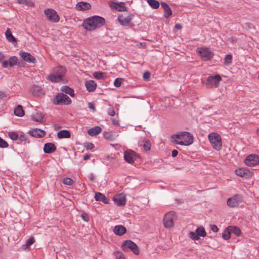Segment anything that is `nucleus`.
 <instances>
[{
  "label": "nucleus",
  "instance_id": "nucleus-61",
  "mask_svg": "<svg viewBox=\"0 0 259 259\" xmlns=\"http://www.w3.org/2000/svg\"><path fill=\"white\" fill-rule=\"evenodd\" d=\"M175 28L177 29H181L182 28V26L180 24H177L175 25Z\"/></svg>",
  "mask_w": 259,
  "mask_h": 259
},
{
  "label": "nucleus",
  "instance_id": "nucleus-34",
  "mask_svg": "<svg viewBox=\"0 0 259 259\" xmlns=\"http://www.w3.org/2000/svg\"><path fill=\"white\" fill-rule=\"evenodd\" d=\"M231 230L229 229V226L227 228H226L223 234H222V237L225 240H228L230 238V237H231Z\"/></svg>",
  "mask_w": 259,
  "mask_h": 259
},
{
  "label": "nucleus",
  "instance_id": "nucleus-13",
  "mask_svg": "<svg viewBox=\"0 0 259 259\" xmlns=\"http://www.w3.org/2000/svg\"><path fill=\"white\" fill-rule=\"evenodd\" d=\"M123 250L126 248H130L136 255H138L140 251L137 245L131 240H126L123 242L122 245Z\"/></svg>",
  "mask_w": 259,
  "mask_h": 259
},
{
  "label": "nucleus",
  "instance_id": "nucleus-42",
  "mask_svg": "<svg viewBox=\"0 0 259 259\" xmlns=\"http://www.w3.org/2000/svg\"><path fill=\"white\" fill-rule=\"evenodd\" d=\"M114 255L116 257V259H125L124 254L120 251H115Z\"/></svg>",
  "mask_w": 259,
  "mask_h": 259
},
{
  "label": "nucleus",
  "instance_id": "nucleus-24",
  "mask_svg": "<svg viewBox=\"0 0 259 259\" xmlns=\"http://www.w3.org/2000/svg\"><path fill=\"white\" fill-rule=\"evenodd\" d=\"M56 150V147L52 143H48L45 145L44 148V152L46 153H52Z\"/></svg>",
  "mask_w": 259,
  "mask_h": 259
},
{
  "label": "nucleus",
  "instance_id": "nucleus-28",
  "mask_svg": "<svg viewBox=\"0 0 259 259\" xmlns=\"http://www.w3.org/2000/svg\"><path fill=\"white\" fill-rule=\"evenodd\" d=\"M32 119L36 122H43L45 121L44 116L41 113L37 112L32 114Z\"/></svg>",
  "mask_w": 259,
  "mask_h": 259
},
{
  "label": "nucleus",
  "instance_id": "nucleus-21",
  "mask_svg": "<svg viewBox=\"0 0 259 259\" xmlns=\"http://www.w3.org/2000/svg\"><path fill=\"white\" fill-rule=\"evenodd\" d=\"M161 7L164 10V17L166 18H168L172 15V11L169 6L165 3H161Z\"/></svg>",
  "mask_w": 259,
  "mask_h": 259
},
{
  "label": "nucleus",
  "instance_id": "nucleus-35",
  "mask_svg": "<svg viewBox=\"0 0 259 259\" xmlns=\"http://www.w3.org/2000/svg\"><path fill=\"white\" fill-rule=\"evenodd\" d=\"M147 3L153 9H157L159 7V3L156 0H147Z\"/></svg>",
  "mask_w": 259,
  "mask_h": 259
},
{
  "label": "nucleus",
  "instance_id": "nucleus-8",
  "mask_svg": "<svg viewBox=\"0 0 259 259\" xmlns=\"http://www.w3.org/2000/svg\"><path fill=\"white\" fill-rule=\"evenodd\" d=\"M207 233L204 228L202 226H199L195 230V232H190L188 236L194 241H197L199 239V237H205L206 236Z\"/></svg>",
  "mask_w": 259,
  "mask_h": 259
},
{
  "label": "nucleus",
  "instance_id": "nucleus-44",
  "mask_svg": "<svg viewBox=\"0 0 259 259\" xmlns=\"http://www.w3.org/2000/svg\"><path fill=\"white\" fill-rule=\"evenodd\" d=\"M144 148L146 151H148L151 148V143L149 141H146L144 144Z\"/></svg>",
  "mask_w": 259,
  "mask_h": 259
},
{
  "label": "nucleus",
  "instance_id": "nucleus-48",
  "mask_svg": "<svg viewBox=\"0 0 259 259\" xmlns=\"http://www.w3.org/2000/svg\"><path fill=\"white\" fill-rule=\"evenodd\" d=\"M85 147L87 149L92 150L94 148V145L93 143H88L85 144Z\"/></svg>",
  "mask_w": 259,
  "mask_h": 259
},
{
  "label": "nucleus",
  "instance_id": "nucleus-30",
  "mask_svg": "<svg viewBox=\"0 0 259 259\" xmlns=\"http://www.w3.org/2000/svg\"><path fill=\"white\" fill-rule=\"evenodd\" d=\"M71 136L70 132L67 130H62L57 133V137L59 139L69 138Z\"/></svg>",
  "mask_w": 259,
  "mask_h": 259
},
{
  "label": "nucleus",
  "instance_id": "nucleus-57",
  "mask_svg": "<svg viewBox=\"0 0 259 259\" xmlns=\"http://www.w3.org/2000/svg\"><path fill=\"white\" fill-rule=\"evenodd\" d=\"M90 157H91L90 155L87 154V155L84 156L83 160H87L89 159L90 158Z\"/></svg>",
  "mask_w": 259,
  "mask_h": 259
},
{
  "label": "nucleus",
  "instance_id": "nucleus-19",
  "mask_svg": "<svg viewBox=\"0 0 259 259\" xmlns=\"http://www.w3.org/2000/svg\"><path fill=\"white\" fill-rule=\"evenodd\" d=\"M91 8V5L87 2H81L77 3L75 6V9L79 11H83L90 10Z\"/></svg>",
  "mask_w": 259,
  "mask_h": 259
},
{
  "label": "nucleus",
  "instance_id": "nucleus-14",
  "mask_svg": "<svg viewBox=\"0 0 259 259\" xmlns=\"http://www.w3.org/2000/svg\"><path fill=\"white\" fill-rule=\"evenodd\" d=\"M235 172L238 176L248 179L253 176V172L247 169L244 168H239L235 170Z\"/></svg>",
  "mask_w": 259,
  "mask_h": 259
},
{
  "label": "nucleus",
  "instance_id": "nucleus-41",
  "mask_svg": "<svg viewBox=\"0 0 259 259\" xmlns=\"http://www.w3.org/2000/svg\"><path fill=\"white\" fill-rule=\"evenodd\" d=\"M9 136L13 140H16L19 137L18 134L16 132H10L9 133Z\"/></svg>",
  "mask_w": 259,
  "mask_h": 259
},
{
  "label": "nucleus",
  "instance_id": "nucleus-54",
  "mask_svg": "<svg viewBox=\"0 0 259 259\" xmlns=\"http://www.w3.org/2000/svg\"><path fill=\"white\" fill-rule=\"evenodd\" d=\"M88 107L94 111L96 110L94 105L91 102L88 103Z\"/></svg>",
  "mask_w": 259,
  "mask_h": 259
},
{
  "label": "nucleus",
  "instance_id": "nucleus-59",
  "mask_svg": "<svg viewBox=\"0 0 259 259\" xmlns=\"http://www.w3.org/2000/svg\"><path fill=\"white\" fill-rule=\"evenodd\" d=\"M149 76H150V74L147 72V73H144L143 77H144V79H147L149 78Z\"/></svg>",
  "mask_w": 259,
  "mask_h": 259
},
{
  "label": "nucleus",
  "instance_id": "nucleus-15",
  "mask_svg": "<svg viewBox=\"0 0 259 259\" xmlns=\"http://www.w3.org/2000/svg\"><path fill=\"white\" fill-rule=\"evenodd\" d=\"M242 202V198L239 195H235L227 200V204L231 207L237 206Z\"/></svg>",
  "mask_w": 259,
  "mask_h": 259
},
{
  "label": "nucleus",
  "instance_id": "nucleus-5",
  "mask_svg": "<svg viewBox=\"0 0 259 259\" xmlns=\"http://www.w3.org/2000/svg\"><path fill=\"white\" fill-rule=\"evenodd\" d=\"M196 52L200 55L202 60L205 61L210 60L214 56V54L210 49L206 47L198 48Z\"/></svg>",
  "mask_w": 259,
  "mask_h": 259
},
{
  "label": "nucleus",
  "instance_id": "nucleus-63",
  "mask_svg": "<svg viewBox=\"0 0 259 259\" xmlns=\"http://www.w3.org/2000/svg\"><path fill=\"white\" fill-rule=\"evenodd\" d=\"M256 134H257V136H259V127L257 128V130L256 131Z\"/></svg>",
  "mask_w": 259,
  "mask_h": 259
},
{
  "label": "nucleus",
  "instance_id": "nucleus-60",
  "mask_svg": "<svg viewBox=\"0 0 259 259\" xmlns=\"http://www.w3.org/2000/svg\"><path fill=\"white\" fill-rule=\"evenodd\" d=\"M5 58V56L4 55V54L2 53V52H0V62L2 61Z\"/></svg>",
  "mask_w": 259,
  "mask_h": 259
},
{
  "label": "nucleus",
  "instance_id": "nucleus-27",
  "mask_svg": "<svg viewBox=\"0 0 259 259\" xmlns=\"http://www.w3.org/2000/svg\"><path fill=\"white\" fill-rule=\"evenodd\" d=\"M32 94L35 96L39 97L44 95V93L41 87L37 85H34L32 89Z\"/></svg>",
  "mask_w": 259,
  "mask_h": 259
},
{
  "label": "nucleus",
  "instance_id": "nucleus-37",
  "mask_svg": "<svg viewBox=\"0 0 259 259\" xmlns=\"http://www.w3.org/2000/svg\"><path fill=\"white\" fill-rule=\"evenodd\" d=\"M109 5L112 9L118 11L119 6L120 5H123V3H117L114 2H110Z\"/></svg>",
  "mask_w": 259,
  "mask_h": 259
},
{
  "label": "nucleus",
  "instance_id": "nucleus-46",
  "mask_svg": "<svg viewBox=\"0 0 259 259\" xmlns=\"http://www.w3.org/2000/svg\"><path fill=\"white\" fill-rule=\"evenodd\" d=\"M35 241V239L34 237H32L29 238L26 241V246L27 247H29V246L31 245Z\"/></svg>",
  "mask_w": 259,
  "mask_h": 259
},
{
  "label": "nucleus",
  "instance_id": "nucleus-62",
  "mask_svg": "<svg viewBox=\"0 0 259 259\" xmlns=\"http://www.w3.org/2000/svg\"><path fill=\"white\" fill-rule=\"evenodd\" d=\"M26 0H18V2L19 4L25 5Z\"/></svg>",
  "mask_w": 259,
  "mask_h": 259
},
{
  "label": "nucleus",
  "instance_id": "nucleus-47",
  "mask_svg": "<svg viewBox=\"0 0 259 259\" xmlns=\"http://www.w3.org/2000/svg\"><path fill=\"white\" fill-rule=\"evenodd\" d=\"M3 98H9V94L6 92L0 91V99Z\"/></svg>",
  "mask_w": 259,
  "mask_h": 259
},
{
  "label": "nucleus",
  "instance_id": "nucleus-11",
  "mask_svg": "<svg viewBox=\"0 0 259 259\" xmlns=\"http://www.w3.org/2000/svg\"><path fill=\"white\" fill-rule=\"evenodd\" d=\"M71 103L70 98L63 93L58 94L54 99V103L57 105L65 104L69 105Z\"/></svg>",
  "mask_w": 259,
  "mask_h": 259
},
{
  "label": "nucleus",
  "instance_id": "nucleus-16",
  "mask_svg": "<svg viewBox=\"0 0 259 259\" xmlns=\"http://www.w3.org/2000/svg\"><path fill=\"white\" fill-rule=\"evenodd\" d=\"M136 153L132 150H126L124 152V158L129 163H133L136 159Z\"/></svg>",
  "mask_w": 259,
  "mask_h": 259
},
{
  "label": "nucleus",
  "instance_id": "nucleus-52",
  "mask_svg": "<svg viewBox=\"0 0 259 259\" xmlns=\"http://www.w3.org/2000/svg\"><path fill=\"white\" fill-rule=\"evenodd\" d=\"M19 140L21 142L26 141L27 137L24 134H21L19 137Z\"/></svg>",
  "mask_w": 259,
  "mask_h": 259
},
{
  "label": "nucleus",
  "instance_id": "nucleus-23",
  "mask_svg": "<svg viewBox=\"0 0 259 259\" xmlns=\"http://www.w3.org/2000/svg\"><path fill=\"white\" fill-rule=\"evenodd\" d=\"M113 232L117 235L122 236L126 232V229L122 225H117L114 227Z\"/></svg>",
  "mask_w": 259,
  "mask_h": 259
},
{
  "label": "nucleus",
  "instance_id": "nucleus-55",
  "mask_svg": "<svg viewBox=\"0 0 259 259\" xmlns=\"http://www.w3.org/2000/svg\"><path fill=\"white\" fill-rule=\"evenodd\" d=\"M108 114L110 116H114L115 114V112L113 109H109L108 110Z\"/></svg>",
  "mask_w": 259,
  "mask_h": 259
},
{
  "label": "nucleus",
  "instance_id": "nucleus-4",
  "mask_svg": "<svg viewBox=\"0 0 259 259\" xmlns=\"http://www.w3.org/2000/svg\"><path fill=\"white\" fill-rule=\"evenodd\" d=\"M208 139L211 147L217 151H220L222 148V139L219 134L212 132L208 135Z\"/></svg>",
  "mask_w": 259,
  "mask_h": 259
},
{
  "label": "nucleus",
  "instance_id": "nucleus-20",
  "mask_svg": "<svg viewBox=\"0 0 259 259\" xmlns=\"http://www.w3.org/2000/svg\"><path fill=\"white\" fill-rule=\"evenodd\" d=\"M29 134L32 137L35 138H42L46 135V132L38 128H34L30 130Z\"/></svg>",
  "mask_w": 259,
  "mask_h": 259
},
{
  "label": "nucleus",
  "instance_id": "nucleus-18",
  "mask_svg": "<svg viewBox=\"0 0 259 259\" xmlns=\"http://www.w3.org/2000/svg\"><path fill=\"white\" fill-rule=\"evenodd\" d=\"M113 200L114 203L118 206H124L126 203V198L124 195L122 194L115 196Z\"/></svg>",
  "mask_w": 259,
  "mask_h": 259
},
{
  "label": "nucleus",
  "instance_id": "nucleus-3",
  "mask_svg": "<svg viewBox=\"0 0 259 259\" xmlns=\"http://www.w3.org/2000/svg\"><path fill=\"white\" fill-rule=\"evenodd\" d=\"M66 69L62 66L53 68L52 72L48 76L49 80L52 82H58L63 80L66 73Z\"/></svg>",
  "mask_w": 259,
  "mask_h": 259
},
{
  "label": "nucleus",
  "instance_id": "nucleus-53",
  "mask_svg": "<svg viewBox=\"0 0 259 259\" xmlns=\"http://www.w3.org/2000/svg\"><path fill=\"white\" fill-rule=\"evenodd\" d=\"M2 66L3 68H7L9 66V61L6 60L2 62Z\"/></svg>",
  "mask_w": 259,
  "mask_h": 259
},
{
  "label": "nucleus",
  "instance_id": "nucleus-64",
  "mask_svg": "<svg viewBox=\"0 0 259 259\" xmlns=\"http://www.w3.org/2000/svg\"><path fill=\"white\" fill-rule=\"evenodd\" d=\"M81 217H82V218L84 221H87V220H86L85 219V217H84L83 215H81Z\"/></svg>",
  "mask_w": 259,
  "mask_h": 259
},
{
  "label": "nucleus",
  "instance_id": "nucleus-1",
  "mask_svg": "<svg viewBox=\"0 0 259 259\" xmlns=\"http://www.w3.org/2000/svg\"><path fill=\"white\" fill-rule=\"evenodd\" d=\"M105 19L98 16H94L85 19L82 23L83 27L89 31L101 28L105 24Z\"/></svg>",
  "mask_w": 259,
  "mask_h": 259
},
{
  "label": "nucleus",
  "instance_id": "nucleus-45",
  "mask_svg": "<svg viewBox=\"0 0 259 259\" xmlns=\"http://www.w3.org/2000/svg\"><path fill=\"white\" fill-rule=\"evenodd\" d=\"M8 146V143L0 137V147L7 148Z\"/></svg>",
  "mask_w": 259,
  "mask_h": 259
},
{
  "label": "nucleus",
  "instance_id": "nucleus-17",
  "mask_svg": "<svg viewBox=\"0 0 259 259\" xmlns=\"http://www.w3.org/2000/svg\"><path fill=\"white\" fill-rule=\"evenodd\" d=\"M19 55L24 61L28 63H34L36 62L35 58L29 53L21 51L19 52Z\"/></svg>",
  "mask_w": 259,
  "mask_h": 259
},
{
  "label": "nucleus",
  "instance_id": "nucleus-56",
  "mask_svg": "<svg viewBox=\"0 0 259 259\" xmlns=\"http://www.w3.org/2000/svg\"><path fill=\"white\" fill-rule=\"evenodd\" d=\"M178 154V152L176 150H173L172 151V156L175 157H176Z\"/></svg>",
  "mask_w": 259,
  "mask_h": 259
},
{
  "label": "nucleus",
  "instance_id": "nucleus-10",
  "mask_svg": "<svg viewBox=\"0 0 259 259\" xmlns=\"http://www.w3.org/2000/svg\"><path fill=\"white\" fill-rule=\"evenodd\" d=\"M176 218V213L171 211L166 213L163 218V225L165 228H170L174 226V221Z\"/></svg>",
  "mask_w": 259,
  "mask_h": 259
},
{
  "label": "nucleus",
  "instance_id": "nucleus-26",
  "mask_svg": "<svg viewBox=\"0 0 259 259\" xmlns=\"http://www.w3.org/2000/svg\"><path fill=\"white\" fill-rule=\"evenodd\" d=\"M102 131L100 126H97L89 129L88 134L91 136H96L99 135Z\"/></svg>",
  "mask_w": 259,
  "mask_h": 259
},
{
  "label": "nucleus",
  "instance_id": "nucleus-22",
  "mask_svg": "<svg viewBox=\"0 0 259 259\" xmlns=\"http://www.w3.org/2000/svg\"><path fill=\"white\" fill-rule=\"evenodd\" d=\"M85 85L87 90L90 92L94 91L97 87V83L92 80L87 81L85 83Z\"/></svg>",
  "mask_w": 259,
  "mask_h": 259
},
{
  "label": "nucleus",
  "instance_id": "nucleus-6",
  "mask_svg": "<svg viewBox=\"0 0 259 259\" xmlns=\"http://www.w3.org/2000/svg\"><path fill=\"white\" fill-rule=\"evenodd\" d=\"M133 17V15L128 13H124L119 15L118 20L121 25L132 28L134 26V24L131 22Z\"/></svg>",
  "mask_w": 259,
  "mask_h": 259
},
{
  "label": "nucleus",
  "instance_id": "nucleus-51",
  "mask_svg": "<svg viewBox=\"0 0 259 259\" xmlns=\"http://www.w3.org/2000/svg\"><path fill=\"white\" fill-rule=\"evenodd\" d=\"M25 5L29 7H33L34 6V3L30 0H26Z\"/></svg>",
  "mask_w": 259,
  "mask_h": 259
},
{
  "label": "nucleus",
  "instance_id": "nucleus-40",
  "mask_svg": "<svg viewBox=\"0 0 259 259\" xmlns=\"http://www.w3.org/2000/svg\"><path fill=\"white\" fill-rule=\"evenodd\" d=\"M232 56L231 55H227L224 60V63L226 65H230L232 62Z\"/></svg>",
  "mask_w": 259,
  "mask_h": 259
},
{
  "label": "nucleus",
  "instance_id": "nucleus-39",
  "mask_svg": "<svg viewBox=\"0 0 259 259\" xmlns=\"http://www.w3.org/2000/svg\"><path fill=\"white\" fill-rule=\"evenodd\" d=\"M105 73L100 71H97L93 73V76L96 79H102L104 78V74Z\"/></svg>",
  "mask_w": 259,
  "mask_h": 259
},
{
  "label": "nucleus",
  "instance_id": "nucleus-31",
  "mask_svg": "<svg viewBox=\"0 0 259 259\" xmlns=\"http://www.w3.org/2000/svg\"><path fill=\"white\" fill-rule=\"evenodd\" d=\"M61 91L66 94L69 95L71 97H73L74 96V90L68 86H63L61 88Z\"/></svg>",
  "mask_w": 259,
  "mask_h": 259
},
{
  "label": "nucleus",
  "instance_id": "nucleus-33",
  "mask_svg": "<svg viewBox=\"0 0 259 259\" xmlns=\"http://www.w3.org/2000/svg\"><path fill=\"white\" fill-rule=\"evenodd\" d=\"M229 229L232 233L234 234L237 236H240L241 234V231L239 228L236 226H229Z\"/></svg>",
  "mask_w": 259,
  "mask_h": 259
},
{
  "label": "nucleus",
  "instance_id": "nucleus-29",
  "mask_svg": "<svg viewBox=\"0 0 259 259\" xmlns=\"http://www.w3.org/2000/svg\"><path fill=\"white\" fill-rule=\"evenodd\" d=\"M5 35L7 40L12 43H17L16 38L12 35L9 28H8L5 32Z\"/></svg>",
  "mask_w": 259,
  "mask_h": 259
},
{
  "label": "nucleus",
  "instance_id": "nucleus-9",
  "mask_svg": "<svg viewBox=\"0 0 259 259\" xmlns=\"http://www.w3.org/2000/svg\"><path fill=\"white\" fill-rule=\"evenodd\" d=\"M44 14L48 20L53 23H57L60 20V17L54 9L48 8L44 10Z\"/></svg>",
  "mask_w": 259,
  "mask_h": 259
},
{
  "label": "nucleus",
  "instance_id": "nucleus-43",
  "mask_svg": "<svg viewBox=\"0 0 259 259\" xmlns=\"http://www.w3.org/2000/svg\"><path fill=\"white\" fill-rule=\"evenodd\" d=\"M122 79L121 78H117L114 82V85L116 87H119L122 83Z\"/></svg>",
  "mask_w": 259,
  "mask_h": 259
},
{
  "label": "nucleus",
  "instance_id": "nucleus-58",
  "mask_svg": "<svg viewBox=\"0 0 259 259\" xmlns=\"http://www.w3.org/2000/svg\"><path fill=\"white\" fill-rule=\"evenodd\" d=\"M112 123H113V124L114 125H119L118 121L117 120L115 119H113L112 120Z\"/></svg>",
  "mask_w": 259,
  "mask_h": 259
},
{
  "label": "nucleus",
  "instance_id": "nucleus-12",
  "mask_svg": "<svg viewBox=\"0 0 259 259\" xmlns=\"http://www.w3.org/2000/svg\"><path fill=\"white\" fill-rule=\"evenodd\" d=\"M244 163L250 167L259 165V156L255 154L248 155L244 160Z\"/></svg>",
  "mask_w": 259,
  "mask_h": 259
},
{
  "label": "nucleus",
  "instance_id": "nucleus-38",
  "mask_svg": "<svg viewBox=\"0 0 259 259\" xmlns=\"http://www.w3.org/2000/svg\"><path fill=\"white\" fill-rule=\"evenodd\" d=\"M62 183L66 185L72 186L74 183V181L71 178H65L63 179Z\"/></svg>",
  "mask_w": 259,
  "mask_h": 259
},
{
  "label": "nucleus",
  "instance_id": "nucleus-50",
  "mask_svg": "<svg viewBox=\"0 0 259 259\" xmlns=\"http://www.w3.org/2000/svg\"><path fill=\"white\" fill-rule=\"evenodd\" d=\"M124 3H123V5H120L118 8V11L124 12L126 11V8L124 6Z\"/></svg>",
  "mask_w": 259,
  "mask_h": 259
},
{
  "label": "nucleus",
  "instance_id": "nucleus-36",
  "mask_svg": "<svg viewBox=\"0 0 259 259\" xmlns=\"http://www.w3.org/2000/svg\"><path fill=\"white\" fill-rule=\"evenodd\" d=\"M18 62V59L16 56H12L9 58V66L13 67L16 65Z\"/></svg>",
  "mask_w": 259,
  "mask_h": 259
},
{
  "label": "nucleus",
  "instance_id": "nucleus-32",
  "mask_svg": "<svg viewBox=\"0 0 259 259\" xmlns=\"http://www.w3.org/2000/svg\"><path fill=\"white\" fill-rule=\"evenodd\" d=\"M14 114L16 116L19 117L23 116L24 115V111L22 108V106H17V107L14 109Z\"/></svg>",
  "mask_w": 259,
  "mask_h": 259
},
{
  "label": "nucleus",
  "instance_id": "nucleus-49",
  "mask_svg": "<svg viewBox=\"0 0 259 259\" xmlns=\"http://www.w3.org/2000/svg\"><path fill=\"white\" fill-rule=\"evenodd\" d=\"M211 231L214 233H217L219 231L218 227L215 225H211L210 226Z\"/></svg>",
  "mask_w": 259,
  "mask_h": 259
},
{
  "label": "nucleus",
  "instance_id": "nucleus-25",
  "mask_svg": "<svg viewBox=\"0 0 259 259\" xmlns=\"http://www.w3.org/2000/svg\"><path fill=\"white\" fill-rule=\"evenodd\" d=\"M95 198L96 201H101L105 204L109 203V200L104 194L100 192H96L95 193Z\"/></svg>",
  "mask_w": 259,
  "mask_h": 259
},
{
  "label": "nucleus",
  "instance_id": "nucleus-7",
  "mask_svg": "<svg viewBox=\"0 0 259 259\" xmlns=\"http://www.w3.org/2000/svg\"><path fill=\"white\" fill-rule=\"evenodd\" d=\"M222 80L221 76L217 74L215 75H210L207 77L205 85L207 89H212L217 88L220 81Z\"/></svg>",
  "mask_w": 259,
  "mask_h": 259
},
{
  "label": "nucleus",
  "instance_id": "nucleus-2",
  "mask_svg": "<svg viewBox=\"0 0 259 259\" xmlns=\"http://www.w3.org/2000/svg\"><path fill=\"white\" fill-rule=\"evenodd\" d=\"M170 139L172 142L181 145L189 146L193 142V136L187 132H182L177 135H173Z\"/></svg>",
  "mask_w": 259,
  "mask_h": 259
}]
</instances>
